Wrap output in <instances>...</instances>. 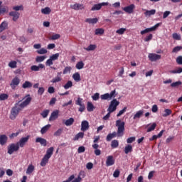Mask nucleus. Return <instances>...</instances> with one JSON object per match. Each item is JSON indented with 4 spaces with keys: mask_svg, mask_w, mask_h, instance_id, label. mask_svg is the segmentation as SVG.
<instances>
[{
    "mask_svg": "<svg viewBox=\"0 0 182 182\" xmlns=\"http://www.w3.org/2000/svg\"><path fill=\"white\" fill-rule=\"evenodd\" d=\"M16 65H17L16 61L13 60L9 63V67L11 68V69H15L16 68Z\"/></svg>",
    "mask_w": 182,
    "mask_h": 182,
    "instance_id": "obj_48",
    "label": "nucleus"
},
{
    "mask_svg": "<svg viewBox=\"0 0 182 182\" xmlns=\"http://www.w3.org/2000/svg\"><path fill=\"white\" fill-rule=\"evenodd\" d=\"M8 28V22L3 21L0 25V32H2L3 31H5Z\"/></svg>",
    "mask_w": 182,
    "mask_h": 182,
    "instance_id": "obj_36",
    "label": "nucleus"
},
{
    "mask_svg": "<svg viewBox=\"0 0 182 182\" xmlns=\"http://www.w3.org/2000/svg\"><path fill=\"white\" fill-rule=\"evenodd\" d=\"M156 14V9L146 10L144 13L145 16H151V15Z\"/></svg>",
    "mask_w": 182,
    "mask_h": 182,
    "instance_id": "obj_35",
    "label": "nucleus"
},
{
    "mask_svg": "<svg viewBox=\"0 0 182 182\" xmlns=\"http://www.w3.org/2000/svg\"><path fill=\"white\" fill-rule=\"evenodd\" d=\"M156 126H157V124L156 123H153L151 124V126H150L149 127H148L146 132L147 133H150V132H153V130H154L156 129Z\"/></svg>",
    "mask_w": 182,
    "mask_h": 182,
    "instance_id": "obj_45",
    "label": "nucleus"
},
{
    "mask_svg": "<svg viewBox=\"0 0 182 182\" xmlns=\"http://www.w3.org/2000/svg\"><path fill=\"white\" fill-rule=\"evenodd\" d=\"M97 46L95 44H90L87 48H84L85 50H87V52H90V50H95L96 49Z\"/></svg>",
    "mask_w": 182,
    "mask_h": 182,
    "instance_id": "obj_40",
    "label": "nucleus"
},
{
    "mask_svg": "<svg viewBox=\"0 0 182 182\" xmlns=\"http://www.w3.org/2000/svg\"><path fill=\"white\" fill-rule=\"evenodd\" d=\"M85 151H86V148H85V146H82L78 148L77 153H79V154L85 153Z\"/></svg>",
    "mask_w": 182,
    "mask_h": 182,
    "instance_id": "obj_63",
    "label": "nucleus"
},
{
    "mask_svg": "<svg viewBox=\"0 0 182 182\" xmlns=\"http://www.w3.org/2000/svg\"><path fill=\"white\" fill-rule=\"evenodd\" d=\"M63 132V129H58L55 133H54V136H59L62 134Z\"/></svg>",
    "mask_w": 182,
    "mask_h": 182,
    "instance_id": "obj_57",
    "label": "nucleus"
},
{
    "mask_svg": "<svg viewBox=\"0 0 182 182\" xmlns=\"http://www.w3.org/2000/svg\"><path fill=\"white\" fill-rule=\"evenodd\" d=\"M172 38L176 41H181V36H180V34H178L177 33H173Z\"/></svg>",
    "mask_w": 182,
    "mask_h": 182,
    "instance_id": "obj_47",
    "label": "nucleus"
},
{
    "mask_svg": "<svg viewBox=\"0 0 182 182\" xmlns=\"http://www.w3.org/2000/svg\"><path fill=\"white\" fill-rule=\"evenodd\" d=\"M109 5V3H100L97 4H94V6L92 7L91 11H100L102 9V6H107Z\"/></svg>",
    "mask_w": 182,
    "mask_h": 182,
    "instance_id": "obj_13",
    "label": "nucleus"
},
{
    "mask_svg": "<svg viewBox=\"0 0 182 182\" xmlns=\"http://www.w3.org/2000/svg\"><path fill=\"white\" fill-rule=\"evenodd\" d=\"M119 176H120V171H119V169H116L114 171L113 177H114L115 178H117Z\"/></svg>",
    "mask_w": 182,
    "mask_h": 182,
    "instance_id": "obj_60",
    "label": "nucleus"
},
{
    "mask_svg": "<svg viewBox=\"0 0 182 182\" xmlns=\"http://www.w3.org/2000/svg\"><path fill=\"white\" fill-rule=\"evenodd\" d=\"M172 112L171 109H166L164 110V114H163L164 117H167V116H170V114H171Z\"/></svg>",
    "mask_w": 182,
    "mask_h": 182,
    "instance_id": "obj_51",
    "label": "nucleus"
},
{
    "mask_svg": "<svg viewBox=\"0 0 182 182\" xmlns=\"http://www.w3.org/2000/svg\"><path fill=\"white\" fill-rule=\"evenodd\" d=\"M124 122H122L121 119H118L116 121V127H118L117 132H114L111 134L113 139L114 137H122L123 134H124Z\"/></svg>",
    "mask_w": 182,
    "mask_h": 182,
    "instance_id": "obj_2",
    "label": "nucleus"
},
{
    "mask_svg": "<svg viewBox=\"0 0 182 182\" xmlns=\"http://www.w3.org/2000/svg\"><path fill=\"white\" fill-rule=\"evenodd\" d=\"M37 53H38V55H45L46 53H48V50L45 48H41L37 50Z\"/></svg>",
    "mask_w": 182,
    "mask_h": 182,
    "instance_id": "obj_52",
    "label": "nucleus"
},
{
    "mask_svg": "<svg viewBox=\"0 0 182 182\" xmlns=\"http://www.w3.org/2000/svg\"><path fill=\"white\" fill-rule=\"evenodd\" d=\"M29 139H31V136L28 135L27 136L22 137L20 139V140L17 142V145H18V147H25L26 145V143L29 141Z\"/></svg>",
    "mask_w": 182,
    "mask_h": 182,
    "instance_id": "obj_6",
    "label": "nucleus"
},
{
    "mask_svg": "<svg viewBox=\"0 0 182 182\" xmlns=\"http://www.w3.org/2000/svg\"><path fill=\"white\" fill-rule=\"evenodd\" d=\"M125 31H126V28H121L117 30L116 33H118V35H123V33H124Z\"/></svg>",
    "mask_w": 182,
    "mask_h": 182,
    "instance_id": "obj_56",
    "label": "nucleus"
},
{
    "mask_svg": "<svg viewBox=\"0 0 182 182\" xmlns=\"http://www.w3.org/2000/svg\"><path fill=\"white\" fill-rule=\"evenodd\" d=\"M60 76H62V72L58 73L57 76L51 80V83H58V82H60L62 80V77Z\"/></svg>",
    "mask_w": 182,
    "mask_h": 182,
    "instance_id": "obj_23",
    "label": "nucleus"
},
{
    "mask_svg": "<svg viewBox=\"0 0 182 182\" xmlns=\"http://www.w3.org/2000/svg\"><path fill=\"white\" fill-rule=\"evenodd\" d=\"M59 53H57L50 56V59H48L46 62V66H52V65H53L54 60H58V59H59Z\"/></svg>",
    "mask_w": 182,
    "mask_h": 182,
    "instance_id": "obj_5",
    "label": "nucleus"
},
{
    "mask_svg": "<svg viewBox=\"0 0 182 182\" xmlns=\"http://www.w3.org/2000/svg\"><path fill=\"white\" fill-rule=\"evenodd\" d=\"M134 8H136L134 4H130L129 6L124 7L123 11H124V12L127 14H133Z\"/></svg>",
    "mask_w": 182,
    "mask_h": 182,
    "instance_id": "obj_14",
    "label": "nucleus"
},
{
    "mask_svg": "<svg viewBox=\"0 0 182 182\" xmlns=\"http://www.w3.org/2000/svg\"><path fill=\"white\" fill-rule=\"evenodd\" d=\"M83 137H85V133L83 132H79L78 134H77L75 137L73 138V140L75 141L79 140V139H83Z\"/></svg>",
    "mask_w": 182,
    "mask_h": 182,
    "instance_id": "obj_31",
    "label": "nucleus"
},
{
    "mask_svg": "<svg viewBox=\"0 0 182 182\" xmlns=\"http://www.w3.org/2000/svg\"><path fill=\"white\" fill-rule=\"evenodd\" d=\"M181 81H177V82H172L171 84V87H178V86H181Z\"/></svg>",
    "mask_w": 182,
    "mask_h": 182,
    "instance_id": "obj_49",
    "label": "nucleus"
},
{
    "mask_svg": "<svg viewBox=\"0 0 182 182\" xmlns=\"http://www.w3.org/2000/svg\"><path fill=\"white\" fill-rule=\"evenodd\" d=\"M119 105H120V102L117 101V99L112 100L107 109V112H109V113H113V112H115L116 109H117V106H119Z\"/></svg>",
    "mask_w": 182,
    "mask_h": 182,
    "instance_id": "obj_3",
    "label": "nucleus"
},
{
    "mask_svg": "<svg viewBox=\"0 0 182 182\" xmlns=\"http://www.w3.org/2000/svg\"><path fill=\"white\" fill-rule=\"evenodd\" d=\"M134 141H136L135 136H131L127 139V143H128V144H130L133 143Z\"/></svg>",
    "mask_w": 182,
    "mask_h": 182,
    "instance_id": "obj_53",
    "label": "nucleus"
},
{
    "mask_svg": "<svg viewBox=\"0 0 182 182\" xmlns=\"http://www.w3.org/2000/svg\"><path fill=\"white\" fill-rule=\"evenodd\" d=\"M7 153L8 154H14L15 151H18L19 150V146L18 144H11L7 146Z\"/></svg>",
    "mask_w": 182,
    "mask_h": 182,
    "instance_id": "obj_4",
    "label": "nucleus"
},
{
    "mask_svg": "<svg viewBox=\"0 0 182 182\" xmlns=\"http://www.w3.org/2000/svg\"><path fill=\"white\" fill-rule=\"evenodd\" d=\"M36 143H40L41 146L46 147L48 146V141L42 137H37L36 139Z\"/></svg>",
    "mask_w": 182,
    "mask_h": 182,
    "instance_id": "obj_16",
    "label": "nucleus"
},
{
    "mask_svg": "<svg viewBox=\"0 0 182 182\" xmlns=\"http://www.w3.org/2000/svg\"><path fill=\"white\" fill-rule=\"evenodd\" d=\"M6 143H8V136L6 134H1L0 135L1 146H5Z\"/></svg>",
    "mask_w": 182,
    "mask_h": 182,
    "instance_id": "obj_19",
    "label": "nucleus"
},
{
    "mask_svg": "<svg viewBox=\"0 0 182 182\" xmlns=\"http://www.w3.org/2000/svg\"><path fill=\"white\" fill-rule=\"evenodd\" d=\"M73 123H75V119L71 117L68 119H66L64 122V124H65V126H72Z\"/></svg>",
    "mask_w": 182,
    "mask_h": 182,
    "instance_id": "obj_34",
    "label": "nucleus"
},
{
    "mask_svg": "<svg viewBox=\"0 0 182 182\" xmlns=\"http://www.w3.org/2000/svg\"><path fill=\"white\" fill-rule=\"evenodd\" d=\"M114 164V159H113V156H108L106 161V166L108 167L110 166H113Z\"/></svg>",
    "mask_w": 182,
    "mask_h": 182,
    "instance_id": "obj_22",
    "label": "nucleus"
},
{
    "mask_svg": "<svg viewBox=\"0 0 182 182\" xmlns=\"http://www.w3.org/2000/svg\"><path fill=\"white\" fill-rule=\"evenodd\" d=\"M133 151V146L131 144H128L124 148L125 154H129V153H132Z\"/></svg>",
    "mask_w": 182,
    "mask_h": 182,
    "instance_id": "obj_28",
    "label": "nucleus"
},
{
    "mask_svg": "<svg viewBox=\"0 0 182 182\" xmlns=\"http://www.w3.org/2000/svg\"><path fill=\"white\" fill-rule=\"evenodd\" d=\"M84 67L85 63L83 61H79L75 65L76 69H78L79 70H80V69H83Z\"/></svg>",
    "mask_w": 182,
    "mask_h": 182,
    "instance_id": "obj_42",
    "label": "nucleus"
},
{
    "mask_svg": "<svg viewBox=\"0 0 182 182\" xmlns=\"http://www.w3.org/2000/svg\"><path fill=\"white\" fill-rule=\"evenodd\" d=\"M70 70H72L71 67H65L63 71V75H66L67 73H70Z\"/></svg>",
    "mask_w": 182,
    "mask_h": 182,
    "instance_id": "obj_54",
    "label": "nucleus"
},
{
    "mask_svg": "<svg viewBox=\"0 0 182 182\" xmlns=\"http://www.w3.org/2000/svg\"><path fill=\"white\" fill-rule=\"evenodd\" d=\"M143 114H144V110H143V109L139 110L134 115V117H133L134 120H136V119H140V117H141V116H143Z\"/></svg>",
    "mask_w": 182,
    "mask_h": 182,
    "instance_id": "obj_25",
    "label": "nucleus"
},
{
    "mask_svg": "<svg viewBox=\"0 0 182 182\" xmlns=\"http://www.w3.org/2000/svg\"><path fill=\"white\" fill-rule=\"evenodd\" d=\"M148 58L151 62H156V60L161 59V55L156 53H149Z\"/></svg>",
    "mask_w": 182,
    "mask_h": 182,
    "instance_id": "obj_11",
    "label": "nucleus"
},
{
    "mask_svg": "<svg viewBox=\"0 0 182 182\" xmlns=\"http://www.w3.org/2000/svg\"><path fill=\"white\" fill-rule=\"evenodd\" d=\"M176 63H178V65H182V56H178L176 58Z\"/></svg>",
    "mask_w": 182,
    "mask_h": 182,
    "instance_id": "obj_64",
    "label": "nucleus"
},
{
    "mask_svg": "<svg viewBox=\"0 0 182 182\" xmlns=\"http://www.w3.org/2000/svg\"><path fill=\"white\" fill-rule=\"evenodd\" d=\"M49 129H50V124H47V125L44 126L41 129V134H45V133H46L48 132V130H49Z\"/></svg>",
    "mask_w": 182,
    "mask_h": 182,
    "instance_id": "obj_37",
    "label": "nucleus"
},
{
    "mask_svg": "<svg viewBox=\"0 0 182 182\" xmlns=\"http://www.w3.org/2000/svg\"><path fill=\"white\" fill-rule=\"evenodd\" d=\"M70 8L74 9V11H82V9H85V6L79 3H75V4H71Z\"/></svg>",
    "mask_w": 182,
    "mask_h": 182,
    "instance_id": "obj_12",
    "label": "nucleus"
},
{
    "mask_svg": "<svg viewBox=\"0 0 182 182\" xmlns=\"http://www.w3.org/2000/svg\"><path fill=\"white\" fill-rule=\"evenodd\" d=\"M53 150L54 148L53 146L50 147L49 149H47L46 155L44 156L48 157V159H50L53 154Z\"/></svg>",
    "mask_w": 182,
    "mask_h": 182,
    "instance_id": "obj_24",
    "label": "nucleus"
},
{
    "mask_svg": "<svg viewBox=\"0 0 182 182\" xmlns=\"http://www.w3.org/2000/svg\"><path fill=\"white\" fill-rule=\"evenodd\" d=\"M9 96L7 94H1L0 95V100H6Z\"/></svg>",
    "mask_w": 182,
    "mask_h": 182,
    "instance_id": "obj_61",
    "label": "nucleus"
},
{
    "mask_svg": "<svg viewBox=\"0 0 182 182\" xmlns=\"http://www.w3.org/2000/svg\"><path fill=\"white\" fill-rule=\"evenodd\" d=\"M13 10L14 11V12H18V11H23V6L20 5L14 6Z\"/></svg>",
    "mask_w": 182,
    "mask_h": 182,
    "instance_id": "obj_46",
    "label": "nucleus"
},
{
    "mask_svg": "<svg viewBox=\"0 0 182 182\" xmlns=\"http://www.w3.org/2000/svg\"><path fill=\"white\" fill-rule=\"evenodd\" d=\"M9 16H12V20L14 21V22H16V21H18L19 19V16L21 15V14H19V12L18 11H11L9 14Z\"/></svg>",
    "mask_w": 182,
    "mask_h": 182,
    "instance_id": "obj_15",
    "label": "nucleus"
},
{
    "mask_svg": "<svg viewBox=\"0 0 182 182\" xmlns=\"http://www.w3.org/2000/svg\"><path fill=\"white\" fill-rule=\"evenodd\" d=\"M46 59V56L45 55H39L36 58V62L37 63H41V62H43Z\"/></svg>",
    "mask_w": 182,
    "mask_h": 182,
    "instance_id": "obj_39",
    "label": "nucleus"
},
{
    "mask_svg": "<svg viewBox=\"0 0 182 182\" xmlns=\"http://www.w3.org/2000/svg\"><path fill=\"white\" fill-rule=\"evenodd\" d=\"M59 117V110H55L51 113V115L49 118V121L52 122L53 120H56Z\"/></svg>",
    "mask_w": 182,
    "mask_h": 182,
    "instance_id": "obj_18",
    "label": "nucleus"
},
{
    "mask_svg": "<svg viewBox=\"0 0 182 182\" xmlns=\"http://www.w3.org/2000/svg\"><path fill=\"white\" fill-rule=\"evenodd\" d=\"M92 149H95L94 153L95 154V156H100V154H102V151H100V149H99V144H94L92 145Z\"/></svg>",
    "mask_w": 182,
    "mask_h": 182,
    "instance_id": "obj_20",
    "label": "nucleus"
},
{
    "mask_svg": "<svg viewBox=\"0 0 182 182\" xmlns=\"http://www.w3.org/2000/svg\"><path fill=\"white\" fill-rule=\"evenodd\" d=\"M100 97V95L99 93H95L92 96V99L95 101L99 100V98Z\"/></svg>",
    "mask_w": 182,
    "mask_h": 182,
    "instance_id": "obj_59",
    "label": "nucleus"
},
{
    "mask_svg": "<svg viewBox=\"0 0 182 182\" xmlns=\"http://www.w3.org/2000/svg\"><path fill=\"white\" fill-rule=\"evenodd\" d=\"M153 39V34H149L145 38L144 42H149V41H151Z\"/></svg>",
    "mask_w": 182,
    "mask_h": 182,
    "instance_id": "obj_62",
    "label": "nucleus"
},
{
    "mask_svg": "<svg viewBox=\"0 0 182 182\" xmlns=\"http://www.w3.org/2000/svg\"><path fill=\"white\" fill-rule=\"evenodd\" d=\"M48 114H49V109H46L43 111L41 113V116L45 119L46 117H48Z\"/></svg>",
    "mask_w": 182,
    "mask_h": 182,
    "instance_id": "obj_58",
    "label": "nucleus"
},
{
    "mask_svg": "<svg viewBox=\"0 0 182 182\" xmlns=\"http://www.w3.org/2000/svg\"><path fill=\"white\" fill-rule=\"evenodd\" d=\"M75 105H77V106H80L79 108V112H85V104H83V99L78 97L77 100L75 102Z\"/></svg>",
    "mask_w": 182,
    "mask_h": 182,
    "instance_id": "obj_9",
    "label": "nucleus"
},
{
    "mask_svg": "<svg viewBox=\"0 0 182 182\" xmlns=\"http://www.w3.org/2000/svg\"><path fill=\"white\" fill-rule=\"evenodd\" d=\"M86 130H89V122L82 121L81 123V131L86 132Z\"/></svg>",
    "mask_w": 182,
    "mask_h": 182,
    "instance_id": "obj_21",
    "label": "nucleus"
},
{
    "mask_svg": "<svg viewBox=\"0 0 182 182\" xmlns=\"http://www.w3.org/2000/svg\"><path fill=\"white\" fill-rule=\"evenodd\" d=\"M99 19H97V18L85 19V22H87V23H92V25H95V23H97Z\"/></svg>",
    "mask_w": 182,
    "mask_h": 182,
    "instance_id": "obj_27",
    "label": "nucleus"
},
{
    "mask_svg": "<svg viewBox=\"0 0 182 182\" xmlns=\"http://www.w3.org/2000/svg\"><path fill=\"white\" fill-rule=\"evenodd\" d=\"M21 83V79L18 77V76H16L14 78L12 79L10 86L13 90H15L16 89V86H19V84Z\"/></svg>",
    "mask_w": 182,
    "mask_h": 182,
    "instance_id": "obj_8",
    "label": "nucleus"
},
{
    "mask_svg": "<svg viewBox=\"0 0 182 182\" xmlns=\"http://www.w3.org/2000/svg\"><path fill=\"white\" fill-rule=\"evenodd\" d=\"M160 26V23H156L155 26L146 28L144 31H141V35H144L145 33H149V32H153V31H156Z\"/></svg>",
    "mask_w": 182,
    "mask_h": 182,
    "instance_id": "obj_10",
    "label": "nucleus"
},
{
    "mask_svg": "<svg viewBox=\"0 0 182 182\" xmlns=\"http://www.w3.org/2000/svg\"><path fill=\"white\" fill-rule=\"evenodd\" d=\"M49 159L50 158H48L47 156H43L41 162V167H45V166L48 164V162L49 161Z\"/></svg>",
    "mask_w": 182,
    "mask_h": 182,
    "instance_id": "obj_30",
    "label": "nucleus"
},
{
    "mask_svg": "<svg viewBox=\"0 0 182 182\" xmlns=\"http://www.w3.org/2000/svg\"><path fill=\"white\" fill-rule=\"evenodd\" d=\"M87 112H93L95 110V105L90 102H88L87 104Z\"/></svg>",
    "mask_w": 182,
    "mask_h": 182,
    "instance_id": "obj_32",
    "label": "nucleus"
},
{
    "mask_svg": "<svg viewBox=\"0 0 182 182\" xmlns=\"http://www.w3.org/2000/svg\"><path fill=\"white\" fill-rule=\"evenodd\" d=\"M33 171H35V166H33V164L28 165L26 172V174H28V175L32 174Z\"/></svg>",
    "mask_w": 182,
    "mask_h": 182,
    "instance_id": "obj_26",
    "label": "nucleus"
},
{
    "mask_svg": "<svg viewBox=\"0 0 182 182\" xmlns=\"http://www.w3.org/2000/svg\"><path fill=\"white\" fill-rule=\"evenodd\" d=\"M31 102H32V97L28 95V97L21 104H16L15 106L12 107L11 111V114L9 116L11 120H15V119H16V117H18V114H19L20 110H21V109H23V107H26V106H28V105H29Z\"/></svg>",
    "mask_w": 182,
    "mask_h": 182,
    "instance_id": "obj_1",
    "label": "nucleus"
},
{
    "mask_svg": "<svg viewBox=\"0 0 182 182\" xmlns=\"http://www.w3.org/2000/svg\"><path fill=\"white\" fill-rule=\"evenodd\" d=\"M73 86V82L72 81L69 80L67 82V83L63 86L64 89L68 90V89H70V87H72Z\"/></svg>",
    "mask_w": 182,
    "mask_h": 182,
    "instance_id": "obj_44",
    "label": "nucleus"
},
{
    "mask_svg": "<svg viewBox=\"0 0 182 182\" xmlns=\"http://www.w3.org/2000/svg\"><path fill=\"white\" fill-rule=\"evenodd\" d=\"M111 147L112 149H117V147H119V141L116 139L112 140L111 142Z\"/></svg>",
    "mask_w": 182,
    "mask_h": 182,
    "instance_id": "obj_41",
    "label": "nucleus"
},
{
    "mask_svg": "<svg viewBox=\"0 0 182 182\" xmlns=\"http://www.w3.org/2000/svg\"><path fill=\"white\" fill-rule=\"evenodd\" d=\"M73 78L74 79L75 82H80L82 79L80 78V74L79 73H75L73 75Z\"/></svg>",
    "mask_w": 182,
    "mask_h": 182,
    "instance_id": "obj_33",
    "label": "nucleus"
},
{
    "mask_svg": "<svg viewBox=\"0 0 182 182\" xmlns=\"http://www.w3.org/2000/svg\"><path fill=\"white\" fill-rule=\"evenodd\" d=\"M169 73H171V74H173V75H176L177 73H182V68L179 67L176 70H171V71H169Z\"/></svg>",
    "mask_w": 182,
    "mask_h": 182,
    "instance_id": "obj_43",
    "label": "nucleus"
},
{
    "mask_svg": "<svg viewBox=\"0 0 182 182\" xmlns=\"http://www.w3.org/2000/svg\"><path fill=\"white\" fill-rule=\"evenodd\" d=\"M126 110H127V107H124L122 110L119 112V113L117 114V117H120L122 114L125 113Z\"/></svg>",
    "mask_w": 182,
    "mask_h": 182,
    "instance_id": "obj_55",
    "label": "nucleus"
},
{
    "mask_svg": "<svg viewBox=\"0 0 182 182\" xmlns=\"http://www.w3.org/2000/svg\"><path fill=\"white\" fill-rule=\"evenodd\" d=\"M32 86H33V85L29 81H25V82L22 85L23 89H29L32 87Z\"/></svg>",
    "mask_w": 182,
    "mask_h": 182,
    "instance_id": "obj_29",
    "label": "nucleus"
},
{
    "mask_svg": "<svg viewBox=\"0 0 182 182\" xmlns=\"http://www.w3.org/2000/svg\"><path fill=\"white\" fill-rule=\"evenodd\" d=\"M112 97H116V90H112L109 94L105 93L101 95L102 100H107L108 99H112Z\"/></svg>",
    "mask_w": 182,
    "mask_h": 182,
    "instance_id": "obj_7",
    "label": "nucleus"
},
{
    "mask_svg": "<svg viewBox=\"0 0 182 182\" xmlns=\"http://www.w3.org/2000/svg\"><path fill=\"white\" fill-rule=\"evenodd\" d=\"M103 33H105V29L103 28L95 29V35H103Z\"/></svg>",
    "mask_w": 182,
    "mask_h": 182,
    "instance_id": "obj_50",
    "label": "nucleus"
},
{
    "mask_svg": "<svg viewBox=\"0 0 182 182\" xmlns=\"http://www.w3.org/2000/svg\"><path fill=\"white\" fill-rule=\"evenodd\" d=\"M52 12V10L49 7H45L44 9H41V13H43L44 15H49Z\"/></svg>",
    "mask_w": 182,
    "mask_h": 182,
    "instance_id": "obj_38",
    "label": "nucleus"
},
{
    "mask_svg": "<svg viewBox=\"0 0 182 182\" xmlns=\"http://www.w3.org/2000/svg\"><path fill=\"white\" fill-rule=\"evenodd\" d=\"M40 69H45V65L39 64L38 65H32L31 67L32 72H39Z\"/></svg>",
    "mask_w": 182,
    "mask_h": 182,
    "instance_id": "obj_17",
    "label": "nucleus"
}]
</instances>
